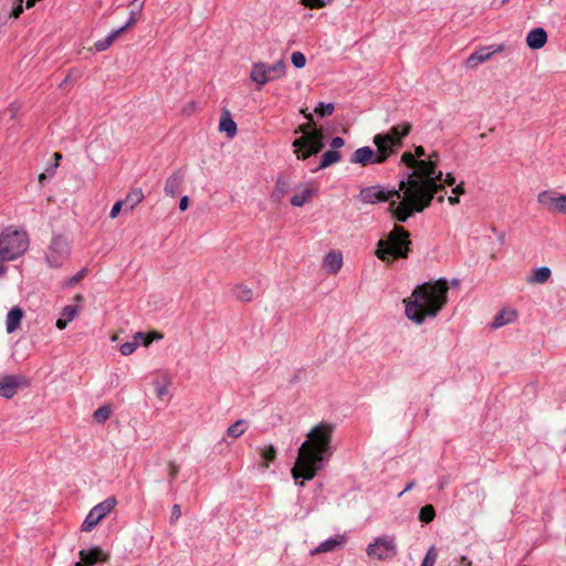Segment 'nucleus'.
<instances>
[{
    "label": "nucleus",
    "instance_id": "nucleus-46",
    "mask_svg": "<svg viewBox=\"0 0 566 566\" xmlns=\"http://www.w3.org/2000/svg\"><path fill=\"white\" fill-rule=\"evenodd\" d=\"M179 465L175 461H169L168 463V474H169V490H172V480L179 473Z\"/></svg>",
    "mask_w": 566,
    "mask_h": 566
},
{
    "label": "nucleus",
    "instance_id": "nucleus-30",
    "mask_svg": "<svg viewBox=\"0 0 566 566\" xmlns=\"http://www.w3.org/2000/svg\"><path fill=\"white\" fill-rule=\"evenodd\" d=\"M314 189L305 188L302 192L295 193L291 198V205L294 207H302L310 198L314 196Z\"/></svg>",
    "mask_w": 566,
    "mask_h": 566
},
{
    "label": "nucleus",
    "instance_id": "nucleus-47",
    "mask_svg": "<svg viewBox=\"0 0 566 566\" xmlns=\"http://www.w3.org/2000/svg\"><path fill=\"white\" fill-rule=\"evenodd\" d=\"M137 346H138L137 342H126L120 345L119 352L122 353V355L128 356L136 350Z\"/></svg>",
    "mask_w": 566,
    "mask_h": 566
},
{
    "label": "nucleus",
    "instance_id": "nucleus-35",
    "mask_svg": "<svg viewBox=\"0 0 566 566\" xmlns=\"http://www.w3.org/2000/svg\"><path fill=\"white\" fill-rule=\"evenodd\" d=\"M556 198L557 197L553 196V193L547 190L539 192L537 197L539 203L549 207L554 211L556 210Z\"/></svg>",
    "mask_w": 566,
    "mask_h": 566
},
{
    "label": "nucleus",
    "instance_id": "nucleus-62",
    "mask_svg": "<svg viewBox=\"0 0 566 566\" xmlns=\"http://www.w3.org/2000/svg\"><path fill=\"white\" fill-rule=\"evenodd\" d=\"M450 205H457L460 202L459 196H451L448 198Z\"/></svg>",
    "mask_w": 566,
    "mask_h": 566
},
{
    "label": "nucleus",
    "instance_id": "nucleus-13",
    "mask_svg": "<svg viewBox=\"0 0 566 566\" xmlns=\"http://www.w3.org/2000/svg\"><path fill=\"white\" fill-rule=\"evenodd\" d=\"M80 560L74 566H93L98 563H107L109 554L103 551L99 546H94L88 549H81L78 553Z\"/></svg>",
    "mask_w": 566,
    "mask_h": 566
},
{
    "label": "nucleus",
    "instance_id": "nucleus-23",
    "mask_svg": "<svg viewBox=\"0 0 566 566\" xmlns=\"http://www.w3.org/2000/svg\"><path fill=\"white\" fill-rule=\"evenodd\" d=\"M494 52H491L489 48H482L479 51L472 53L467 60L468 67H475L479 64L488 61Z\"/></svg>",
    "mask_w": 566,
    "mask_h": 566
},
{
    "label": "nucleus",
    "instance_id": "nucleus-27",
    "mask_svg": "<svg viewBox=\"0 0 566 566\" xmlns=\"http://www.w3.org/2000/svg\"><path fill=\"white\" fill-rule=\"evenodd\" d=\"M552 271L548 266H541L533 271L527 277V282L531 284H543L549 280Z\"/></svg>",
    "mask_w": 566,
    "mask_h": 566
},
{
    "label": "nucleus",
    "instance_id": "nucleus-42",
    "mask_svg": "<svg viewBox=\"0 0 566 566\" xmlns=\"http://www.w3.org/2000/svg\"><path fill=\"white\" fill-rule=\"evenodd\" d=\"M291 62L296 69H302L306 64V57L302 52H293L291 55Z\"/></svg>",
    "mask_w": 566,
    "mask_h": 566
},
{
    "label": "nucleus",
    "instance_id": "nucleus-61",
    "mask_svg": "<svg viewBox=\"0 0 566 566\" xmlns=\"http://www.w3.org/2000/svg\"><path fill=\"white\" fill-rule=\"evenodd\" d=\"M439 154L437 151H432L428 159H433L434 160V164H436V167L438 168V163H439Z\"/></svg>",
    "mask_w": 566,
    "mask_h": 566
},
{
    "label": "nucleus",
    "instance_id": "nucleus-9",
    "mask_svg": "<svg viewBox=\"0 0 566 566\" xmlns=\"http://www.w3.org/2000/svg\"><path fill=\"white\" fill-rule=\"evenodd\" d=\"M366 554L369 558L376 560H387L398 554V547L395 537L390 535L378 536L373 543L368 544Z\"/></svg>",
    "mask_w": 566,
    "mask_h": 566
},
{
    "label": "nucleus",
    "instance_id": "nucleus-39",
    "mask_svg": "<svg viewBox=\"0 0 566 566\" xmlns=\"http://www.w3.org/2000/svg\"><path fill=\"white\" fill-rule=\"evenodd\" d=\"M334 104L333 103H319L315 109L314 113L321 117L329 116L334 112Z\"/></svg>",
    "mask_w": 566,
    "mask_h": 566
},
{
    "label": "nucleus",
    "instance_id": "nucleus-8",
    "mask_svg": "<svg viewBox=\"0 0 566 566\" xmlns=\"http://www.w3.org/2000/svg\"><path fill=\"white\" fill-rule=\"evenodd\" d=\"M357 199L367 205H376L379 202L396 201L399 203L403 200V190H400V186L398 189H392L386 191L385 188L380 185L369 186L361 188Z\"/></svg>",
    "mask_w": 566,
    "mask_h": 566
},
{
    "label": "nucleus",
    "instance_id": "nucleus-59",
    "mask_svg": "<svg viewBox=\"0 0 566 566\" xmlns=\"http://www.w3.org/2000/svg\"><path fill=\"white\" fill-rule=\"evenodd\" d=\"M423 156H426V150H424V148H423L422 146H417V147L415 148V158H416V157L421 158V157H423Z\"/></svg>",
    "mask_w": 566,
    "mask_h": 566
},
{
    "label": "nucleus",
    "instance_id": "nucleus-37",
    "mask_svg": "<svg viewBox=\"0 0 566 566\" xmlns=\"http://www.w3.org/2000/svg\"><path fill=\"white\" fill-rule=\"evenodd\" d=\"M260 454L262 459L266 462L264 464L265 468H269V462H273L276 459V450L272 444L260 449Z\"/></svg>",
    "mask_w": 566,
    "mask_h": 566
},
{
    "label": "nucleus",
    "instance_id": "nucleus-22",
    "mask_svg": "<svg viewBox=\"0 0 566 566\" xmlns=\"http://www.w3.org/2000/svg\"><path fill=\"white\" fill-rule=\"evenodd\" d=\"M145 196L140 188H134L132 189L125 199H123L125 203V210L132 211L136 206H138L143 200Z\"/></svg>",
    "mask_w": 566,
    "mask_h": 566
},
{
    "label": "nucleus",
    "instance_id": "nucleus-43",
    "mask_svg": "<svg viewBox=\"0 0 566 566\" xmlns=\"http://www.w3.org/2000/svg\"><path fill=\"white\" fill-rule=\"evenodd\" d=\"M400 161L405 164L407 167L413 168L415 170L419 159H416L413 154L406 151L401 155Z\"/></svg>",
    "mask_w": 566,
    "mask_h": 566
},
{
    "label": "nucleus",
    "instance_id": "nucleus-64",
    "mask_svg": "<svg viewBox=\"0 0 566 566\" xmlns=\"http://www.w3.org/2000/svg\"><path fill=\"white\" fill-rule=\"evenodd\" d=\"M7 271V268L3 264H0V275H3Z\"/></svg>",
    "mask_w": 566,
    "mask_h": 566
},
{
    "label": "nucleus",
    "instance_id": "nucleus-24",
    "mask_svg": "<svg viewBox=\"0 0 566 566\" xmlns=\"http://www.w3.org/2000/svg\"><path fill=\"white\" fill-rule=\"evenodd\" d=\"M516 317V312L513 310H502L499 312L491 324L492 328H500L511 322Z\"/></svg>",
    "mask_w": 566,
    "mask_h": 566
},
{
    "label": "nucleus",
    "instance_id": "nucleus-60",
    "mask_svg": "<svg viewBox=\"0 0 566 566\" xmlns=\"http://www.w3.org/2000/svg\"><path fill=\"white\" fill-rule=\"evenodd\" d=\"M416 485V482L415 481H410L406 488L399 493V496H401L403 493L410 491L413 489V486Z\"/></svg>",
    "mask_w": 566,
    "mask_h": 566
},
{
    "label": "nucleus",
    "instance_id": "nucleus-6",
    "mask_svg": "<svg viewBox=\"0 0 566 566\" xmlns=\"http://www.w3.org/2000/svg\"><path fill=\"white\" fill-rule=\"evenodd\" d=\"M29 247L25 232L17 230L6 231L0 234V260L11 261L22 255Z\"/></svg>",
    "mask_w": 566,
    "mask_h": 566
},
{
    "label": "nucleus",
    "instance_id": "nucleus-11",
    "mask_svg": "<svg viewBox=\"0 0 566 566\" xmlns=\"http://www.w3.org/2000/svg\"><path fill=\"white\" fill-rule=\"evenodd\" d=\"M70 245L63 235H54L48 247L45 260L52 268H59L70 255Z\"/></svg>",
    "mask_w": 566,
    "mask_h": 566
},
{
    "label": "nucleus",
    "instance_id": "nucleus-21",
    "mask_svg": "<svg viewBox=\"0 0 566 566\" xmlns=\"http://www.w3.org/2000/svg\"><path fill=\"white\" fill-rule=\"evenodd\" d=\"M219 130L220 132H224L228 137L232 138L235 136L237 134V124L231 118V115L228 111H226L222 115H221V118H220V122H219Z\"/></svg>",
    "mask_w": 566,
    "mask_h": 566
},
{
    "label": "nucleus",
    "instance_id": "nucleus-45",
    "mask_svg": "<svg viewBox=\"0 0 566 566\" xmlns=\"http://www.w3.org/2000/svg\"><path fill=\"white\" fill-rule=\"evenodd\" d=\"M77 313L76 306L73 305H66L63 307L61 312V316L65 318L69 323L74 319L75 315Z\"/></svg>",
    "mask_w": 566,
    "mask_h": 566
},
{
    "label": "nucleus",
    "instance_id": "nucleus-18",
    "mask_svg": "<svg viewBox=\"0 0 566 566\" xmlns=\"http://www.w3.org/2000/svg\"><path fill=\"white\" fill-rule=\"evenodd\" d=\"M23 317V311L19 306L12 307L8 314L6 319V328L8 333H13L17 331Z\"/></svg>",
    "mask_w": 566,
    "mask_h": 566
},
{
    "label": "nucleus",
    "instance_id": "nucleus-49",
    "mask_svg": "<svg viewBox=\"0 0 566 566\" xmlns=\"http://www.w3.org/2000/svg\"><path fill=\"white\" fill-rule=\"evenodd\" d=\"M123 207H125V203L123 200L116 201L114 203V206L112 207V210L109 212V218L115 219L119 214Z\"/></svg>",
    "mask_w": 566,
    "mask_h": 566
},
{
    "label": "nucleus",
    "instance_id": "nucleus-57",
    "mask_svg": "<svg viewBox=\"0 0 566 566\" xmlns=\"http://www.w3.org/2000/svg\"><path fill=\"white\" fill-rule=\"evenodd\" d=\"M69 322L65 321V318H63L62 316L56 321L55 323V326L59 328V329H64L66 326H67Z\"/></svg>",
    "mask_w": 566,
    "mask_h": 566
},
{
    "label": "nucleus",
    "instance_id": "nucleus-17",
    "mask_svg": "<svg viewBox=\"0 0 566 566\" xmlns=\"http://www.w3.org/2000/svg\"><path fill=\"white\" fill-rule=\"evenodd\" d=\"M250 77L259 85H265L271 82V77L268 74V64L263 62L254 63L252 65Z\"/></svg>",
    "mask_w": 566,
    "mask_h": 566
},
{
    "label": "nucleus",
    "instance_id": "nucleus-7",
    "mask_svg": "<svg viewBox=\"0 0 566 566\" xmlns=\"http://www.w3.org/2000/svg\"><path fill=\"white\" fill-rule=\"evenodd\" d=\"M412 129V125L409 122H403L401 124L392 126L385 134H377L373 138V143L375 146H384L388 153V156H392L398 153V150L403 145V138L407 137Z\"/></svg>",
    "mask_w": 566,
    "mask_h": 566
},
{
    "label": "nucleus",
    "instance_id": "nucleus-26",
    "mask_svg": "<svg viewBox=\"0 0 566 566\" xmlns=\"http://www.w3.org/2000/svg\"><path fill=\"white\" fill-rule=\"evenodd\" d=\"M145 2L146 0H133L130 3H129V7H130V11H129V19L128 21L122 27V28H125V31L133 27L136 21H137V17L142 13L143 11V8L145 6Z\"/></svg>",
    "mask_w": 566,
    "mask_h": 566
},
{
    "label": "nucleus",
    "instance_id": "nucleus-40",
    "mask_svg": "<svg viewBox=\"0 0 566 566\" xmlns=\"http://www.w3.org/2000/svg\"><path fill=\"white\" fill-rule=\"evenodd\" d=\"M86 274H87V269L83 268L75 275L69 277L63 283V286L67 287V286H73V285L77 284L80 281H82L86 276Z\"/></svg>",
    "mask_w": 566,
    "mask_h": 566
},
{
    "label": "nucleus",
    "instance_id": "nucleus-20",
    "mask_svg": "<svg viewBox=\"0 0 566 566\" xmlns=\"http://www.w3.org/2000/svg\"><path fill=\"white\" fill-rule=\"evenodd\" d=\"M344 536H337L333 538H328L324 542H322L314 551H312V555L326 553V552H333L337 547L342 546L344 544Z\"/></svg>",
    "mask_w": 566,
    "mask_h": 566
},
{
    "label": "nucleus",
    "instance_id": "nucleus-63",
    "mask_svg": "<svg viewBox=\"0 0 566 566\" xmlns=\"http://www.w3.org/2000/svg\"><path fill=\"white\" fill-rule=\"evenodd\" d=\"M461 564L465 566H472V562L467 556L461 557Z\"/></svg>",
    "mask_w": 566,
    "mask_h": 566
},
{
    "label": "nucleus",
    "instance_id": "nucleus-48",
    "mask_svg": "<svg viewBox=\"0 0 566 566\" xmlns=\"http://www.w3.org/2000/svg\"><path fill=\"white\" fill-rule=\"evenodd\" d=\"M556 212L566 213V195L556 198Z\"/></svg>",
    "mask_w": 566,
    "mask_h": 566
},
{
    "label": "nucleus",
    "instance_id": "nucleus-19",
    "mask_svg": "<svg viewBox=\"0 0 566 566\" xmlns=\"http://www.w3.org/2000/svg\"><path fill=\"white\" fill-rule=\"evenodd\" d=\"M324 268L331 274H336L343 265V255L340 252H329L324 258Z\"/></svg>",
    "mask_w": 566,
    "mask_h": 566
},
{
    "label": "nucleus",
    "instance_id": "nucleus-53",
    "mask_svg": "<svg viewBox=\"0 0 566 566\" xmlns=\"http://www.w3.org/2000/svg\"><path fill=\"white\" fill-rule=\"evenodd\" d=\"M441 184L444 185H448V186H453L455 184V178L453 177L452 174H447L446 178L442 179Z\"/></svg>",
    "mask_w": 566,
    "mask_h": 566
},
{
    "label": "nucleus",
    "instance_id": "nucleus-33",
    "mask_svg": "<svg viewBox=\"0 0 566 566\" xmlns=\"http://www.w3.org/2000/svg\"><path fill=\"white\" fill-rule=\"evenodd\" d=\"M434 517H436V510H434L433 505L427 504L420 509L419 520L422 523L429 524L430 522H432L434 520Z\"/></svg>",
    "mask_w": 566,
    "mask_h": 566
},
{
    "label": "nucleus",
    "instance_id": "nucleus-2",
    "mask_svg": "<svg viewBox=\"0 0 566 566\" xmlns=\"http://www.w3.org/2000/svg\"><path fill=\"white\" fill-rule=\"evenodd\" d=\"M334 426L321 422L307 433V439L301 444L295 464L291 471L295 481L302 478L311 481L322 470L324 461L332 454V434Z\"/></svg>",
    "mask_w": 566,
    "mask_h": 566
},
{
    "label": "nucleus",
    "instance_id": "nucleus-44",
    "mask_svg": "<svg viewBox=\"0 0 566 566\" xmlns=\"http://www.w3.org/2000/svg\"><path fill=\"white\" fill-rule=\"evenodd\" d=\"M333 0H302V4L310 9H321L329 4Z\"/></svg>",
    "mask_w": 566,
    "mask_h": 566
},
{
    "label": "nucleus",
    "instance_id": "nucleus-32",
    "mask_svg": "<svg viewBox=\"0 0 566 566\" xmlns=\"http://www.w3.org/2000/svg\"><path fill=\"white\" fill-rule=\"evenodd\" d=\"M247 428V421L240 419L228 428L227 433L231 438H239L245 432Z\"/></svg>",
    "mask_w": 566,
    "mask_h": 566
},
{
    "label": "nucleus",
    "instance_id": "nucleus-54",
    "mask_svg": "<svg viewBox=\"0 0 566 566\" xmlns=\"http://www.w3.org/2000/svg\"><path fill=\"white\" fill-rule=\"evenodd\" d=\"M53 157H54L55 163L52 168L48 169V172H50V174H53L54 169L59 166V161L62 159V155L60 153H54Z\"/></svg>",
    "mask_w": 566,
    "mask_h": 566
},
{
    "label": "nucleus",
    "instance_id": "nucleus-55",
    "mask_svg": "<svg viewBox=\"0 0 566 566\" xmlns=\"http://www.w3.org/2000/svg\"><path fill=\"white\" fill-rule=\"evenodd\" d=\"M188 206H189V198L187 196L181 197V199L179 201V209L181 211H185L188 209Z\"/></svg>",
    "mask_w": 566,
    "mask_h": 566
},
{
    "label": "nucleus",
    "instance_id": "nucleus-34",
    "mask_svg": "<svg viewBox=\"0 0 566 566\" xmlns=\"http://www.w3.org/2000/svg\"><path fill=\"white\" fill-rule=\"evenodd\" d=\"M111 413H112V408L111 406L108 405H104L99 408H97L94 413H93V418L94 420L97 422V423H103L105 422L109 417H111Z\"/></svg>",
    "mask_w": 566,
    "mask_h": 566
},
{
    "label": "nucleus",
    "instance_id": "nucleus-52",
    "mask_svg": "<svg viewBox=\"0 0 566 566\" xmlns=\"http://www.w3.org/2000/svg\"><path fill=\"white\" fill-rule=\"evenodd\" d=\"M345 144L344 138L336 136L331 140V147L334 150H337L338 148L343 147Z\"/></svg>",
    "mask_w": 566,
    "mask_h": 566
},
{
    "label": "nucleus",
    "instance_id": "nucleus-41",
    "mask_svg": "<svg viewBox=\"0 0 566 566\" xmlns=\"http://www.w3.org/2000/svg\"><path fill=\"white\" fill-rule=\"evenodd\" d=\"M161 334L159 333H154L153 334V337H149L148 335H146L145 333L143 332H137L135 335H134V340L133 342H139V340H143V344L145 346H148L154 338H161Z\"/></svg>",
    "mask_w": 566,
    "mask_h": 566
},
{
    "label": "nucleus",
    "instance_id": "nucleus-4",
    "mask_svg": "<svg viewBox=\"0 0 566 566\" xmlns=\"http://www.w3.org/2000/svg\"><path fill=\"white\" fill-rule=\"evenodd\" d=\"M307 123L300 125L294 134H302L292 143L294 154L298 160H306L311 156L317 155L325 146V136L322 127H317L313 115L302 109Z\"/></svg>",
    "mask_w": 566,
    "mask_h": 566
},
{
    "label": "nucleus",
    "instance_id": "nucleus-56",
    "mask_svg": "<svg viewBox=\"0 0 566 566\" xmlns=\"http://www.w3.org/2000/svg\"><path fill=\"white\" fill-rule=\"evenodd\" d=\"M452 192L457 196L463 195L464 193V182H460L459 185H457L455 188L452 189Z\"/></svg>",
    "mask_w": 566,
    "mask_h": 566
},
{
    "label": "nucleus",
    "instance_id": "nucleus-28",
    "mask_svg": "<svg viewBox=\"0 0 566 566\" xmlns=\"http://www.w3.org/2000/svg\"><path fill=\"white\" fill-rule=\"evenodd\" d=\"M340 154L337 151V150H334V149H329L327 151H325L321 158V163L318 165V167L315 169L318 170V169H324V168H327L336 163H338L340 160Z\"/></svg>",
    "mask_w": 566,
    "mask_h": 566
},
{
    "label": "nucleus",
    "instance_id": "nucleus-16",
    "mask_svg": "<svg viewBox=\"0 0 566 566\" xmlns=\"http://www.w3.org/2000/svg\"><path fill=\"white\" fill-rule=\"evenodd\" d=\"M547 42V33L543 28H535L527 33L526 43L530 49H542Z\"/></svg>",
    "mask_w": 566,
    "mask_h": 566
},
{
    "label": "nucleus",
    "instance_id": "nucleus-25",
    "mask_svg": "<svg viewBox=\"0 0 566 566\" xmlns=\"http://www.w3.org/2000/svg\"><path fill=\"white\" fill-rule=\"evenodd\" d=\"M124 32H125V28H118L116 30H113L104 39L96 41L94 44L96 51L103 52V51L107 50L113 44V42Z\"/></svg>",
    "mask_w": 566,
    "mask_h": 566
},
{
    "label": "nucleus",
    "instance_id": "nucleus-15",
    "mask_svg": "<svg viewBox=\"0 0 566 566\" xmlns=\"http://www.w3.org/2000/svg\"><path fill=\"white\" fill-rule=\"evenodd\" d=\"M185 174L181 169L174 171L166 180L165 184V193L166 196L175 198L178 192L181 184L184 182Z\"/></svg>",
    "mask_w": 566,
    "mask_h": 566
},
{
    "label": "nucleus",
    "instance_id": "nucleus-1",
    "mask_svg": "<svg viewBox=\"0 0 566 566\" xmlns=\"http://www.w3.org/2000/svg\"><path fill=\"white\" fill-rule=\"evenodd\" d=\"M442 171L438 170L433 159H419L416 169L407 172L400 180V190H403V200L397 203L391 201L388 207L391 217L406 222L415 212H422L431 205L434 195L444 192Z\"/></svg>",
    "mask_w": 566,
    "mask_h": 566
},
{
    "label": "nucleus",
    "instance_id": "nucleus-3",
    "mask_svg": "<svg viewBox=\"0 0 566 566\" xmlns=\"http://www.w3.org/2000/svg\"><path fill=\"white\" fill-rule=\"evenodd\" d=\"M448 291L444 279L417 286L412 292V300H403L406 316L417 324H422L426 317H436L447 303Z\"/></svg>",
    "mask_w": 566,
    "mask_h": 566
},
{
    "label": "nucleus",
    "instance_id": "nucleus-50",
    "mask_svg": "<svg viewBox=\"0 0 566 566\" xmlns=\"http://www.w3.org/2000/svg\"><path fill=\"white\" fill-rule=\"evenodd\" d=\"M181 516V507L179 504H174L171 507L170 523H176Z\"/></svg>",
    "mask_w": 566,
    "mask_h": 566
},
{
    "label": "nucleus",
    "instance_id": "nucleus-5",
    "mask_svg": "<svg viewBox=\"0 0 566 566\" xmlns=\"http://www.w3.org/2000/svg\"><path fill=\"white\" fill-rule=\"evenodd\" d=\"M410 233L403 227L395 224L387 238L378 241L376 255L387 263L406 259L410 252Z\"/></svg>",
    "mask_w": 566,
    "mask_h": 566
},
{
    "label": "nucleus",
    "instance_id": "nucleus-58",
    "mask_svg": "<svg viewBox=\"0 0 566 566\" xmlns=\"http://www.w3.org/2000/svg\"><path fill=\"white\" fill-rule=\"evenodd\" d=\"M168 392L166 386H158L156 389L157 397L163 398Z\"/></svg>",
    "mask_w": 566,
    "mask_h": 566
},
{
    "label": "nucleus",
    "instance_id": "nucleus-31",
    "mask_svg": "<svg viewBox=\"0 0 566 566\" xmlns=\"http://www.w3.org/2000/svg\"><path fill=\"white\" fill-rule=\"evenodd\" d=\"M289 190L290 182L283 177H279L272 197L275 200H281L289 192Z\"/></svg>",
    "mask_w": 566,
    "mask_h": 566
},
{
    "label": "nucleus",
    "instance_id": "nucleus-51",
    "mask_svg": "<svg viewBox=\"0 0 566 566\" xmlns=\"http://www.w3.org/2000/svg\"><path fill=\"white\" fill-rule=\"evenodd\" d=\"M22 3H23V0H17V4L14 6V8L12 9V11L10 13V18L18 19L22 14V12H23Z\"/></svg>",
    "mask_w": 566,
    "mask_h": 566
},
{
    "label": "nucleus",
    "instance_id": "nucleus-12",
    "mask_svg": "<svg viewBox=\"0 0 566 566\" xmlns=\"http://www.w3.org/2000/svg\"><path fill=\"white\" fill-rule=\"evenodd\" d=\"M116 505V499L109 496L95 505L86 515L83 524V532H91Z\"/></svg>",
    "mask_w": 566,
    "mask_h": 566
},
{
    "label": "nucleus",
    "instance_id": "nucleus-10",
    "mask_svg": "<svg viewBox=\"0 0 566 566\" xmlns=\"http://www.w3.org/2000/svg\"><path fill=\"white\" fill-rule=\"evenodd\" d=\"M376 150H374L369 146H364L360 148H357L349 161L352 164H359L361 166H368L370 164H384L388 160L389 156L384 146H376Z\"/></svg>",
    "mask_w": 566,
    "mask_h": 566
},
{
    "label": "nucleus",
    "instance_id": "nucleus-14",
    "mask_svg": "<svg viewBox=\"0 0 566 566\" xmlns=\"http://www.w3.org/2000/svg\"><path fill=\"white\" fill-rule=\"evenodd\" d=\"M24 380L23 376L6 375L0 379V397L10 399L12 398Z\"/></svg>",
    "mask_w": 566,
    "mask_h": 566
},
{
    "label": "nucleus",
    "instance_id": "nucleus-38",
    "mask_svg": "<svg viewBox=\"0 0 566 566\" xmlns=\"http://www.w3.org/2000/svg\"><path fill=\"white\" fill-rule=\"evenodd\" d=\"M438 558V551L436 546L429 547V549L426 553V556L421 563V566H434Z\"/></svg>",
    "mask_w": 566,
    "mask_h": 566
},
{
    "label": "nucleus",
    "instance_id": "nucleus-29",
    "mask_svg": "<svg viewBox=\"0 0 566 566\" xmlns=\"http://www.w3.org/2000/svg\"><path fill=\"white\" fill-rule=\"evenodd\" d=\"M286 70V64L284 60H279L273 65H268V74L271 77V81L279 80L284 76Z\"/></svg>",
    "mask_w": 566,
    "mask_h": 566
},
{
    "label": "nucleus",
    "instance_id": "nucleus-36",
    "mask_svg": "<svg viewBox=\"0 0 566 566\" xmlns=\"http://www.w3.org/2000/svg\"><path fill=\"white\" fill-rule=\"evenodd\" d=\"M235 296L241 302H249L252 300L253 292L245 285H238L234 290Z\"/></svg>",
    "mask_w": 566,
    "mask_h": 566
}]
</instances>
